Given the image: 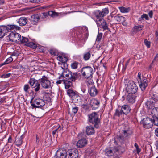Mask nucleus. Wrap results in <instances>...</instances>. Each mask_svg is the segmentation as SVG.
<instances>
[{"mask_svg":"<svg viewBox=\"0 0 158 158\" xmlns=\"http://www.w3.org/2000/svg\"><path fill=\"white\" fill-rule=\"evenodd\" d=\"M30 88V87L28 84L25 85L24 87V90L26 92H28V90Z\"/></svg>","mask_w":158,"mask_h":158,"instance_id":"nucleus-48","label":"nucleus"},{"mask_svg":"<svg viewBox=\"0 0 158 158\" xmlns=\"http://www.w3.org/2000/svg\"><path fill=\"white\" fill-rule=\"evenodd\" d=\"M149 97L150 100H152L155 102H158V98L157 95L154 93L150 92Z\"/></svg>","mask_w":158,"mask_h":158,"instance_id":"nucleus-25","label":"nucleus"},{"mask_svg":"<svg viewBox=\"0 0 158 158\" xmlns=\"http://www.w3.org/2000/svg\"><path fill=\"white\" fill-rule=\"evenodd\" d=\"M153 14V12L152 10L150 11L148 13V15L150 18H152Z\"/></svg>","mask_w":158,"mask_h":158,"instance_id":"nucleus-61","label":"nucleus"},{"mask_svg":"<svg viewBox=\"0 0 158 158\" xmlns=\"http://www.w3.org/2000/svg\"><path fill=\"white\" fill-rule=\"evenodd\" d=\"M127 99L128 101L130 102L133 103L135 102V98L131 95L128 96Z\"/></svg>","mask_w":158,"mask_h":158,"instance_id":"nucleus-43","label":"nucleus"},{"mask_svg":"<svg viewBox=\"0 0 158 158\" xmlns=\"http://www.w3.org/2000/svg\"><path fill=\"white\" fill-rule=\"evenodd\" d=\"M87 144L86 140L85 139H82L78 141L76 146L78 148H82L85 146Z\"/></svg>","mask_w":158,"mask_h":158,"instance_id":"nucleus-18","label":"nucleus"},{"mask_svg":"<svg viewBox=\"0 0 158 158\" xmlns=\"http://www.w3.org/2000/svg\"><path fill=\"white\" fill-rule=\"evenodd\" d=\"M126 90L128 93L133 94L137 92L138 87L132 81H128Z\"/></svg>","mask_w":158,"mask_h":158,"instance_id":"nucleus-5","label":"nucleus"},{"mask_svg":"<svg viewBox=\"0 0 158 158\" xmlns=\"http://www.w3.org/2000/svg\"><path fill=\"white\" fill-rule=\"evenodd\" d=\"M60 80L56 82V83L58 84H60L62 81H64V79H63L62 78L61 79H60Z\"/></svg>","mask_w":158,"mask_h":158,"instance_id":"nucleus-59","label":"nucleus"},{"mask_svg":"<svg viewBox=\"0 0 158 158\" xmlns=\"http://www.w3.org/2000/svg\"><path fill=\"white\" fill-rule=\"evenodd\" d=\"M10 75V74L8 73L6 74H3L1 76L2 78H7L9 77Z\"/></svg>","mask_w":158,"mask_h":158,"instance_id":"nucleus-57","label":"nucleus"},{"mask_svg":"<svg viewBox=\"0 0 158 158\" xmlns=\"http://www.w3.org/2000/svg\"><path fill=\"white\" fill-rule=\"evenodd\" d=\"M81 73L83 77L88 79L92 77L93 74V70L90 67L86 66L82 68Z\"/></svg>","mask_w":158,"mask_h":158,"instance_id":"nucleus-4","label":"nucleus"},{"mask_svg":"<svg viewBox=\"0 0 158 158\" xmlns=\"http://www.w3.org/2000/svg\"><path fill=\"white\" fill-rule=\"evenodd\" d=\"M6 28L5 25L0 26V38H2L7 33Z\"/></svg>","mask_w":158,"mask_h":158,"instance_id":"nucleus-20","label":"nucleus"},{"mask_svg":"<svg viewBox=\"0 0 158 158\" xmlns=\"http://www.w3.org/2000/svg\"><path fill=\"white\" fill-rule=\"evenodd\" d=\"M151 113L153 117L158 116V107H156L153 108Z\"/></svg>","mask_w":158,"mask_h":158,"instance_id":"nucleus-30","label":"nucleus"},{"mask_svg":"<svg viewBox=\"0 0 158 158\" xmlns=\"http://www.w3.org/2000/svg\"><path fill=\"white\" fill-rule=\"evenodd\" d=\"M118 16L116 15L114 17V23H113L114 24H117V22L118 21Z\"/></svg>","mask_w":158,"mask_h":158,"instance_id":"nucleus-52","label":"nucleus"},{"mask_svg":"<svg viewBox=\"0 0 158 158\" xmlns=\"http://www.w3.org/2000/svg\"><path fill=\"white\" fill-rule=\"evenodd\" d=\"M155 35H156V37H157V39L158 40V30H157L156 31Z\"/></svg>","mask_w":158,"mask_h":158,"instance_id":"nucleus-64","label":"nucleus"},{"mask_svg":"<svg viewBox=\"0 0 158 158\" xmlns=\"http://www.w3.org/2000/svg\"><path fill=\"white\" fill-rule=\"evenodd\" d=\"M6 28L7 33L10 31L15 30H19L21 28L19 26L14 24H8L5 25Z\"/></svg>","mask_w":158,"mask_h":158,"instance_id":"nucleus-16","label":"nucleus"},{"mask_svg":"<svg viewBox=\"0 0 158 158\" xmlns=\"http://www.w3.org/2000/svg\"><path fill=\"white\" fill-rule=\"evenodd\" d=\"M152 119L153 123L155 125L158 126V117H153Z\"/></svg>","mask_w":158,"mask_h":158,"instance_id":"nucleus-45","label":"nucleus"},{"mask_svg":"<svg viewBox=\"0 0 158 158\" xmlns=\"http://www.w3.org/2000/svg\"><path fill=\"white\" fill-rule=\"evenodd\" d=\"M141 73L140 72L138 73V81L139 83V86L141 89L142 91H144L146 88L148 86L147 80L146 77H148V75L145 73L142 78L141 77Z\"/></svg>","mask_w":158,"mask_h":158,"instance_id":"nucleus-2","label":"nucleus"},{"mask_svg":"<svg viewBox=\"0 0 158 158\" xmlns=\"http://www.w3.org/2000/svg\"><path fill=\"white\" fill-rule=\"evenodd\" d=\"M40 81V85L43 88L48 89L52 87V83L47 77L44 76L42 77Z\"/></svg>","mask_w":158,"mask_h":158,"instance_id":"nucleus-7","label":"nucleus"},{"mask_svg":"<svg viewBox=\"0 0 158 158\" xmlns=\"http://www.w3.org/2000/svg\"><path fill=\"white\" fill-rule=\"evenodd\" d=\"M86 132L88 135L94 134L95 133V130L92 126H87L86 127Z\"/></svg>","mask_w":158,"mask_h":158,"instance_id":"nucleus-21","label":"nucleus"},{"mask_svg":"<svg viewBox=\"0 0 158 158\" xmlns=\"http://www.w3.org/2000/svg\"><path fill=\"white\" fill-rule=\"evenodd\" d=\"M40 19V16L38 14H34L32 15L31 18V21L34 24H35Z\"/></svg>","mask_w":158,"mask_h":158,"instance_id":"nucleus-19","label":"nucleus"},{"mask_svg":"<svg viewBox=\"0 0 158 158\" xmlns=\"http://www.w3.org/2000/svg\"><path fill=\"white\" fill-rule=\"evenodd\" d=\"M105 154L106 156L110 157L113 156L114 154L113 153V151L110 148H108L106 149Z\"/></svg>","mask_w":158,"mask_h":158,"instance_id":"nucleus-31","label":"nucleus"},{"mask_svg":"<svg viewBox=\"0 0 158 158\" xmlns=\"http://www.w3.org/2000/svg\"><path fill=\"white\" fill-rule=\"evenodd\" d=\"M56 158H67V152L63 149L57 150L54 157Z\"/></svg>","mask_w":158,"mask_h":158,"instance_id":"nucleus-10","label":"nucleus"},{"mask_svg":"<svg viewBox=\"0 0 158 158\" xmlns=\"http://www.w3.org/2000/svg\"><path fill=\"white\" fill-rule=\"evenodd\" d=\"M63 82L65 84L66 89H68L69 88L72 84V82L71 81L67 80H64Z\"/></svg>","mask_w":158,"mask_h":158,"instance_id":"nucleus-37","label":"nucleus"},{"mask_svg":"<svg viewBox=\"0 0 158 158\" xmlns=\"http://www.w3.org/2000/svg\"><path fill=\"white\" fill-rule=\"evenodd\" d=\"M89 98H88V96H86L85 97V104H84V106H86L88 104V101H89Z\"/></svg>","mask_w":158,"mask_h":158,"instance_id":"nucleus-55","label":"nucleus"},{"mask_svg":"<svg viewBox=\"0 0 158 158\" xmlns=\"http://www.w3.org/2000/svg\"><path fill=\"white\" fill-rule=\"evenodd\" d=\"M50 95V94L48 93L45 94L44 96V100L48 102H51V101Z\"/></svg>","mask_w":158,"mask_h":158,"instance_id":"nucleus-39","label":"nucleus"},{"mask_svg":"<svg viewBox=\"0 0 158 158\" xmlns=\"http://www.w3.org/2000/svg\"><path fill=\"white\" fill-rule=\"evenodd\" d=\"M102 35V33H98L96 39V40L98 41H99L101 40Z\"/></svg>","mask_w":158,"mask_h":158,"instance_id":"nucleus-47","label":"nucleus"},{"mask_svg":"<svg viewBox=\"0 0 158 158\" xmlns=\"http://www.w3.org/2000/svg\"><path fill=\"white\" fill-rule=\"evenodd\" d=\"M71 99L75 103H77L81 101V98L79 96L78 93L72 98Z\"/></svg>","mask_w":158,"mask_h":158,"instance_id":"nucleus-26","label":"nucleus"},{"mask_svg":"<svg viewBox=\"0 0 158 158\" xmlns=\"http://www.w3.org/2000/svg\"><path fill=\"white\" fill-rule=\"evenodd\" d=\"M78 152L76 149H69L67 151V158H77Z\"/></svg>","mask_w":158,"mask_h":158,"instance_id":"nucleus-12","label":"nucleus"},{"mask_svg":"<svg viewBox=\"0 0 158 158\" xmlns=\"http://www.w3.org/2000/svg\"><path fill=\"white\" fill-rule=\"evenodd\" d=\"M49 52L52 55H55V50L53 49H50L49 50Z\"/></svg>","mask_w":158,"mask_h":158,"instance_id":"nucleus-60","label":"nucleus"},{"mask_svg":"<svg viewBox=\"0 0 158 158\" xmlns=\"http://www.w3.org/2000/svg\"><path fill=\"white\" fill-rule=\"evenodd\" d=\"M145 18V19L147 20L149 19V18L148 17V15L146 14H143L141 16V18H139L140 20H141V19H143Z\"/></svg>","mask_w":158,"mask_h":158,"instance_id":"nucleus-49","label":"nucleus"},{"mask_svg":"<svg viewBox=\"0 0 158 158\" xmlns=\"http://www.w3.org/2000/svg\"><path fill=\"white\" fill-rule=\"evenodd\" d=\"M27 21L28 20L26 18L21 17L19 19L18 22L20 26H23L27 23Z\"/></svg>","mask_w":158,"mask_h":158,"instance_id":"nucleus-23","label":"nucleus"},{"mask_svg":"<svg viewBox=\"0 0 158 158\" xmlns=\"http://www.w3.org/2000/svg\"><path fill=\"white\" fill-rule=\"evenodd\" d=\"M19 42H20L21 44H24L26 45V44H27L29 42V40L27 38L22 36L21 38H21L19 39Z\"/></svg>","mask_w":158,"mask_h":158,"instance_id":"nucleus-29","label":"nucleus"},{"mask_svg":"<svg viewBox=\"0 0 158 158\" xmlns=\"http://www.w3.org/2000/svg\"><path fill=\"white\" fill-rule=\"evenodd\" d=\"M78 110V107H75L74 108H73L72 109V112L74 114H76L77 111Z\"/></svg>","mask_w":158,"mask_h":158,"instance_id":"nucleus-54","label":"nucleus"},{"mask_svg":"<svg viewBox=\"0 0 158 158\" xmlns=\"http://www.w3.org/2000/svg\"><path fill=\"white\" fill-rule=\"evenodd\" d=\"M129 61H130V59H129V60L126 62V63L125 65V66L123 68V69H122V72H124V71H125V69H126L127 66V65H128V63L129 62Z\"/></svg>","mask_w":158,"mask_h":158,"instance_id":"nucleus-56","label":"nucleus"},{"mask_svg":"<svg viewBox=\"0 0 158 158\" xmlns=\"http://www.w3.org/2000/svg\"><path fill=\"white\" fill-rule=\"evenodd\" d=\"M134 146L136 148L137 153H139L141 151V149L139 148L138 145L136 143H135Z\"/></svg>","mask_w":158,"mask_h":158,"instance_id":"nucleus-53","label":"nucleus"},{"mask_svg":"<svg viewBox=\"0 0 158 158\" xmlns=\"http://www.w3.org/2000/svg\"><path fill=\"white\" fill-rule=\"evenodd\" d=\"M91 53L92 52L90 51L85 53L83 55L84 60L85 61L89 60L90 58Z\"/></svg>","mask_w":158,"mask_h":158,"instance_id":"nucleus-27","label":"nucleus"},{"mask_svg":"<svg viewBox=\"0 0 158 158\" xmlns=\"http://www.w3.org/2000/svg\"><path fill=\"white\" fill-rule=\"evenodd\" d=\"M77 93V92L76 91H74L73 89H68L67 91V93L68 95L71 98Z\"/></svg>","mask_w":158,"mask_h":158,"instance_id":"nucleus-28","label":"nucleus"},{"mask_svg":"<svg viewBox=\"0 0 158 158\" xmlns=\"http://www.w3.org/2000/svg\"><path fill=\"white\" fill-rule=\"evenodd\" d=\"M142 123L144 127L146 128H151L153 123L152 119L148 117L144 118L142 121Z\"/></svg>","mask_w":158,"mask_h":158,"instance_id":"nucleus-13","label":"nucleus"},{"mask_svg":"<svg viewBox=\"0 0 158 158\" xmlns=\"http://www.w3.org/2000/svg\"><path fill=\"white\" fill-rule=\"evenodd\" d=\"M121 12L122 13H127L129 12L130 10V8L129 7L125 8V7H119Z\"/></svg>","mask_w":158,"mask_h":158,"instance_id":"nucleus-40","label":"nucleus"},{"mask_svg":"<svg viewBox=\"0 0 158 158\" xmlns=\"http://www.w3.org/2000/svg\"><path fill=\"white\" fill-rule=\"evenodd\" d=\"M96 23L98 27L103 28L104 30L108 29L107 24L103 19H99L97 21Z\"/></svg>","mask_w":158,"mask_h":158,"instance_id":"nucleus-14","label":"nucleus"},{"mask_svg":"<svg viewBox=\"0 0 158 158\" xmlns=\"http://www.w3.org/2000/svg\"><path fill=\"white\" fill-rule=\"evenodd\" d=\"M89 92L91 96L94 97L97 95L98 91L95 87H92L89 89Z\"/></svg>","mask_w":158,"mask_h":158,"instance_id":"nucleus-24","label":"nucleus"},{"mask_svg":"<svg viewBox=\"0 0 158 158\" xmlns=\"http://www.w3.org/2000/svg\"><path fill=\"white\" fill-rule=\"evenodd\" d=\"M128 109V106L127 105H124L122 107L121 111V113H123L125 114L127 113V109Z\"/></svg>","mask_w":158,"mask_h":158,"instance_id":"nucleus-41","label":"nucleus"},{"mask_svg":"<svg viewBox=\"0 0 158 158\" xmlns=\"http://www.w3.org/2000/svg\"><path fill=\"white\" fill-rule=\"evenodd\" d=\"M26 45L33 49L36 48L37 47V46L36 44L32 42H29V41L28 43H27V44H26Z\"/></svg>","mask_w":158,"mask_h":158,"instance_id":"nucleus-36","label":"nucleus"},{"mask_svg":"<svg viewBox=\"0 0 158 158\" xmlns=\"http://www.w3.org/2000/svg\"><path fill=\"white\" fill-rule=\"evenodd\" d=\"M57 59L59 61L62 62H65L67 60V58L62 56L59 55L57 58Z\"/></svg>","mask_w":158,"mask_h":158,"instance_id":"nucleus-38","label":"nucleus"},{"mask_svg":"<svg viewBox=\"0 0 158 158\" xmlns=\"http://www.w3.org/2000/svg\"><path fill=\"white\" fill-rule=\"evenodd\" d=\"M8 37L10 41L13 42H16L18 41L19 42V39L21 38V35L17 33L11 32Z\"/></svg>","mask_w":158,"mask_h":158,"instance_id":"nucleus-11","label":"nucleus"},{"mask_svg":"<svg viewBox=\"0 0 158 158\" xmlns=\"http://www.w3.org/2000/svg\"><path fill=\"white\" fill-rule=\"evenodd\" d=\"M51 137L47 135L45 139V144L46 145H49L51 143Z\"/></svg>","mask_w":158,"mask_h":158,"instance_id":"nucleus-35","label":"nucleus"},{"mask_svg":"<svg viewBox=\"0 0 158 158\" xmlns=\"http://www.w3.org/2000/svg\"><path fill=\"white\" fill-rule=\"evenodd\" d=\"M109 10L108 8L102 9L101 11L96 10L94 13L95 16L96 18V22L99 19H103L102 17L108 14Z\"/></svg>","mask_w":158,"mask_h":158,"instance_id":"nucleus-8","label":"nucleus"},{"mask_svg":"<svg viewBox=\"0 0 158 158\" xmlns=\"http://www.w3.org/2000/svg\"><path fill=\"white\" fill-rule=\"evenodd\" d=\"M144 42L148 48H149L150 47V42L149 41H148L146 39L144 40Z\"/></svg>","mask_w":158,"mask_h":158,"instance_id":"nucleus-50","label":"nucleus"},{"mask_svg":"<svg viewBox=\"0 0 158 158\" xmlns=\"http://www.w3.org/2000/svg\"><path fill=\"white\" fill-rule=\"evenodd\" d=\"M44 18H46L48 16H49L51 17L54 18L57 17L60 14H61V13H58L54 11H50L48 12H44L42 13Z\"/></svg>","mask_w":158,"mask_h":158,"instance_id":"nucleus-15","label":"nucleus"},{"mask_svg":"<svg viewBox=\"0 0 158 158\" xmlns=\"http://www.w3.org/2000/svg\"><path fill=\"white\" fill-rule=\"evenodd\" d=\"M155 134L156 136L158 137V128L156 129L155 130Z\"/></svg>","mask_w":158,"mask_h":158,"instance_id":"nucleus-63","label":"nucleus"},{"mask_svg":"<svg viewBox=\"0 0 158 158\" xmlns=\"http://www.w3.org/2000/svg\"><path fill=\"white\" fill-rule=\"evenodd\" d=\"M78 63L77 62L75 61L71 64V68L73 69H76L78 67Z\"/></svg>","mask_w":158,"mask_h":158,"instance_id":"nucleus-42","label":"nucleus"},{"mask_svg":"<svg viewBox=\"0 0 158 158\" xmlns=\"http://www.w3.org/2000/svg\"><path fill=\"white\" fill-rule=\"evenodd\" d=\"M122 131L124 134V136L125 137H127L128 135L127 133V131L126 130H122Z\"/></svg>","mask_w":158,"mask_h":158,"instance_id":"nucleus-58","label":"nucleus"},{"mask_svg":"<svg viewBox=\"0 0 158 158\" xmlns=\"http://www.w3.org/2000/svg\"><path fill=\"white\" fill-rule=\"evenodd\" d=\"M143 27V25L135 26L134 27L133 30L134 32H137L141 30Z\"/></svg>","mask_w":158,"mask_h":158,"instance_id":"nucleus-34","label":"nucleus"},{"mask_svg":"<svg viewBox=\"0 0 158 158\" xmlns=\"http://www.w3.org/2000/svg\"><path fill=\"white\" fill-rule=\"evenodd\" d=\"M79 76V75L77 73H73L69 71H64L62 73V76L59 77V79H61L62 78L64 79V77L67 79L70 80L72 81H74L78 79Z\"/></svg>","mask_w":158,"mask_h":158,"instance_id":"nucleus-1","label":"nucleus"},{"mask_svg":"<svg viewBox=\"0 0 158 158\" xmlns=\"http://www.w3.org/2000/svg\"><path fill=\"white\" fill-rule=\"evenodd\" d=\"M23 135H22L19 138H16L15 140V142L16 144L20 146L21 145L22 143L23 139Z\"/></svg>","mask_w":158,"mask_h":158,"instance_id":"nucleus-33","label":"nucleus"},{"mask_svg":"<svg viewBox=\"0 0 158 158\" xmlns=\"http://www.w3.org/2000/svg\"><path fill=\"white\" fill-rule=\"evenodd\" d=\"M156 104L157 102H155L152 100L148 101L145 103L147 107L149 109H152L154 107Z\"/></svg>","mask_w":158,"mask_h":158,"instance_id":"nucleus-22","label":"nucleus"},{"mask_svg":"<svg viewBox=\"0 0 158 158\" xmlns=\"http://www.w3.org/2000/svg\"><path fill=\"white\" fill-rule=\"evenodd\" d=\"M33 3H38L39 2L40 0H30Z\"/></svg>","mask_w":158,"mask_h":158,"instance_id":"nucleus-62","label":"nucleus"},{"mask_svg":"<svg viewBox=\"0 0 158 158\" xmlns=\"http://www.w3.org/2000/svg\"><path fill=\"white\" fill-rule=\"evenodd\" d=\"M29 83L32 87L34 89L35 92H37L39 90L40 87V84L37 80L34 78H31L29 81Z\"/></svg>","mask_w":158,"mask_h":158,"instance_id":"nucleus-9","label":"nucleus"},{"mask_svg":"<svg viewBox=\"0 0 158 158\" xmlns=\"http://www.w3.org/2000/svg\"><path fill=\"white\" fill-rule=\"evenodd\" d=\"M118 117V109H116L113 118L114 119H117V117Z\"/></svg>","mask_w":158,"mask_h":158,"instance_id":"nucleus-51","label":"nucleus"},{"mask_svg":"<svg viewBox=\"0 0 158 158\" xmlns=\"http://www.w3.org/2000/svg\"><path fill=\"white\" fill-rule=\"evenodd\" d=\"M13 60V58L11 57H10L7 58L5 62L2 64V65H3L4 64H8L11 62Z\"/></svg>","mask_w":158,"mask_h":158,"instance_id":"nucleus-44","label":"nucleus"},{"mask_svg":"<svg viewBox=\"0 0 158 158\" xmlns=\"http://www.w3.org/2000/svg\"><path fill=\"white\" fill-rule=\"evenodd\" d=\"M90 104L92 108L95 109L98 107L100 102L97 99L93 98L91 100Z\"/></svg>","mask_w":158,"mask_h":158,"instance_id":"nucleus-17","label":"nucleus"},{"mask_svg":"<svg viewBox=\"0 0 158 158\" xmlns=\"http://www.w3.org/2000/svg\"><path fill=\"white\" fill-rule=\"evenodd\" d=\"M125 145L123 143L122 144V146H120V148L119 147V151L120 150L121 153H123L125 152Z\"/></svg>","mask_w":158,"mask_h":158,"instance_id":"nucleus-46","label":"nucleus"},{"mask_svg":"<svg viewBox=\"0 0 158 158\" xmlns=\"http://www.w3.org/2000/svg\"><path fill=\"white\" fill-rule=\"evenodd\" d=\"M31 106L35 108H40L43 107L45 104V102L42 99H36L34 100L33 98L30 101Z\"/></svg>","mask_w":158,"mask_h":158,"instance_id":"nucleus-6","label":"nucleus"},{"mask_svg":"<svg viewBox=\"0 0 158 158\" xmlns=\"http://www.w3.org/2000/svg\"><path fill=\"white\" fill-rule=\"evenodd\" d=\"M89 120L90 123L94 124V127L97 128L100 126V121L98 115L96 112H93L88 115Z\"/></svg>","mask_w":158,"mask_h":158,"instance_id":"nucleus-3","label":"nucleus"},{"mask_svg":"<svg viewBox=\"0 0 158 158\" xmlns=\"http://www.w3.org/2000/svg\"><path fill=\"white\" fill-rule=\"evenodd\" d=\"M58 127L57 128L54 130L52 132L53 135H55L56 133H58L60 131L63 130V126H61L60 125H58Z\"/></svg>","mask_w":158,"mask_h":158,"instance_id":"nucleus-32","label":"nucleus"}]
</instances>
